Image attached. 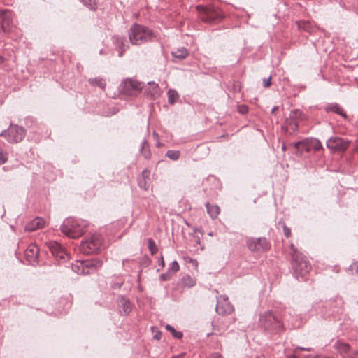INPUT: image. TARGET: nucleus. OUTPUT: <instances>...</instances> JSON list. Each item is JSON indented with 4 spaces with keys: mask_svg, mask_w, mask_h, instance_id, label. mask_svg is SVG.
Wrapping results in <instances>:
<instances>
[{
    "mask_svg": "<svg viewBox=\"0 0 358 358\" xmlns=\"http://www.w3.org/2000/svg\"><path fill=\"white\" fill-rule=\"evenodd\" d=\"M155 37L151 29L138 24H134L129 30V38L133 45H141L152 41Z\"/></svg>",
    "mask_w": 358,
    "mask_h": 358,
    "instance_id": "1",
    "label": "nucleus"
},
{
    "mask_svg": "<svg viewBox=\"0 0 358 358\" xmlns=\"http://www.w3.org/2000/svg\"><path fill=\"white\" fill-rule=\"evenodd\" d=\"M290 250L291 264L294 273L297 275V278L299 276L303 277L310 272L311 265L308 262L306 257L299 252L292 243L290 245Z\"/></svg>",
    "mask_w": 358,
    "mask_h": 358,
    "instance_id": "2",
    "label": "nucleus"
},
{
    "mask_svg": "<svg viewBox=\"0 0 358 358\" xmlns=\"http://www.w3.org/2000/svg\"><path fill=\"white\" fill-rule=\"evenodd\" d=\"M87 226V223L85 220L69 217L64 221L61 230L67 236L77 238L85 233Z\"/></svg>",
    "mask_w": 358,
    "mask_h": 358,
    "instance_id": "3",
    "label": "nucleus"
},
{
    "mask_svg": "<svg viewBox=\"0 0 358 358\" xmlns=\"http://www.w3.org/2000/svg\"><path fill=\"white\" fill-rule=\"evenodd\" d=\"M259 325L271 334H278L284 330L282 322L271 311H266L260 315Z\"/></svg>",
    "mask_w": 358,
    "mask_h": 358,
    "instance_id": "4",
    "label": "nucleus"
},
{
    "mask_svg": "<svg viewBox=\"0 0 358 358\" xmlns=\"http://www.w3.org/2000/svg\"><path fill=\"white\" fill-rule=\"evenodd\" d=\"M103 245L102 236L99 234H93L82 241L80 250L82 252L90 255L99 251L102 248Z\"/></svg>",
    "mask_w": 358,
    "mask_h": 358,
    "instance_id": "5",
    "label": "nucleus"
},
{
    "mask_svg": "<svg viewBox=\"0 0 358 358\" xmlns=\"http://www.w3.org/2000/svg\"><path fill=\"white\" fill-rule=\"evenodd\" d=\"M25 135V129L17 124H10L7 130L0 133V136H3L10 143H16L22 141Z\"/></svg>",
    "mask_w": 358,
    "mask_h": 358,
    "instance_id": "6",
    "label": "nucleus"
},
{
    "mask_svg": "<svg viewBox=\"0 0 358 358\" xmlns=\"http://www.w3.org/2000/svg\"><path fill=\"white\" fill-rule=\"evenodd\" d=\"M121 91L123 94L129 96L138 94L142 90V84L132 78H127L122 82Z\"/></svg>",
    "mask_w": 358,
    "mask_h": 358,
    "instance_id": "7",
    "label": "nucleus"
},
{
    "mask_svg": "<svg viewBox=\"0 0 358 358\" xmlns=\"http://www.w3.org/2000/svg\"><path fill=\"white\" fill-rule=\"evenodd\" d=\"M14 29L13 13L9 10H0V31L10 33Z\"/></svg>",
    "mask_w": 358,
    "mask_h": 358,
    "instance_id": "8",
    "label": "nucleus"
},
{
    "mask_svg": "<svg viewBox=\"0 0 358 358\" xmlns=\"http://www.w3.org/2000/svg\"><path fill=\"white\" fill-rule=\"evenodd\" d=\"M351 141L341 137H331L327 141V147L334 152H343L349 147Z\"/></svg>",
    "mask_w": 358,
    "mask_h": 358,
    "instance_id": "9",
    "label": "nucleus"
},
{
    "mask_svg": "<svg viewBox=\"0 0 358 358\" xmlns=\"http://www.w3.org/2000/svg\"><path fill=\"white\" fill-rule=\"evenodd\" d=\"M301 115L299 110H292L289 114V117L285 120L282 129L289 135L295 134L298 129V123L296 120V117Z\"/></svg>",
    "mask_w": 358,
    "mask_h": 358,
    "instance_id": "10",
    "label": "nucleus"
},
{
    "mask_svg": "<svg viewBox=\"0 0 358 358\" xmlns=\"http://www.w3.org/2000/svg\"><path fill=\"white\" fill-rule=\"evenodd\" d=\"M247 246L252 252H262L269 248L266 238H250L247 241Z\"/></svg>",
    "mask_w": 358,
    "mask_h": 358,
    "instance_id": "11",
    "label": "nucleus"
},
{
    "mask_svg": "<svg viewBox=\"0 0 358 358\" xmlns=\"http://www.w3.org/2000/svg\"><path fill=\"white\" fill-rule=\"evenodd\" d=\"M215 310L219 315H229L234 311V307L229 303L227 296H220L217 299Z\"/></svg>",
    "mask_w": 358,
    "mask_h": 358,
    "instance_id": "12",
    "label": "nucleus"
},
{
    "mask_svg": "<svg viewBox=\"0 0 358 358\" xmlns=\"http://www.w3.org/2000/svg\"><path fill=\"white\" fill-rule=\"evenodd\" d=\"M39 248L36 244H30L24 251V257L29 264L38 263Z\"/></svg>",
    "mask_w": 358,
    "mask_h": 358,
    "instance_id": "13",
    "label": "nucleus"
},
{
    "mask_svg": "<svg viewBox=\"0 0 358 358\" xmlns=\"http://www.w3.org/2000/svg\"><path fill=\"white\" fill-rule=\"evenodd\" d=\"M47 245L51 253L55 258L59 259L61 260L66 259L67 255L64 248L61 244L57 241H51L48 242Z\"/></svg>",
    "mask_w": 358,
    "mask_h": 358,
    "instance_id": "14",
    "label": "nucleus"
},
{
    "mask_svg": "<svg viewBox=\"0 0 358 358\" xmlns=\"http://www.w3.org/2000/svg\"><path fill=\"white\" fill-rule=\"evenodd\" d=\"M303 151L306 152H317L322 149L321 142L316 138H306L303 140Z\"/></svg>",
    "mask_w": 358,
    "mask_h": 358,
    "instance_id": "15",
    "label": "nucleus"
},
{
    "mask_svg": "<svg viewBox=\"0 0 358 358\" xmlns=\"http://www.w3.org/2000/svg\"><path fill=\"white\" fill-rule=\"evenodd\" d=\"M336 348L343 358H356L358 357V352L350 351V345L345 343H336Z\"/></svg>",
    "mask_w": 358,
    "mask_h": 358,
    "instance_id": "16",
    "label": "nucleus"
},
{
    "mask_svg": "<svg viewBox=\"0 0 358 358\" xmlns=\"http://www.w3.org/2000/svg\"><path fill=\"white\" fill-rule=\"evenodd\" d=\"M324 110L327 113H333L341 116L345 120L348 119V115L343 108L337 103H327L324 107Z\"/></svg>",
    "mask_w": 358,
    "mask_h": 358,
    "instance_id": "17",
    "label": "nucleus"
},
{
    "mask_svg": "<svg viewBox=\"0 0 358 358\" xmlns=\"http://www.w3.org/2000/svg\"><path fill=\"white\" fill-rule=\"evenodd\" d=\"M103 265V262L99 259H91L84 260L85 271H88V274L96 271Z\"/></svg>",
    "mask_w": 358,
    "mask_h": 358,
    "instance_id": "18",
    "label": "nucleus"
},
{
    "mask_svg": "<svg viewBox=\"0 0 358 358\" xmlns=\"http://www.w3.org/2000/svg\"><path fill=\"white\" fill-rule=\"evenodd\" d=\"M204 13L201 15V20L206 22H213L220 19L219 15L215 12V9L213 8H206L203 9Z\"/></svg>",
    "mask_w": 358,
    "mask_h": 358,
    "instance_id": "19",
    "label": "nucleus"
},
{
    "mask_svg": "<svg viewBox=\"0 0 358 358\" xmlns=\"http://www.w3.org/2000/svg\"><path fill=\"white\" fill-rule=\"evenodd\" d=\"M150 172L148 169H145L142 171L141 176L138 178V185L139 187L143 190H148L149 188V180H150Z\"/></svg>",
    "mask_w": 358,
    "mask_h": 358,
    "instance_id": "20",
    "label": "nucleus"
},
{
    "mask_svg": "<svg viewBox=\"0 0 358 358\" xmlns=\"http://www.w3.org/2000/svg\"><path fill=\"white\" fill-rule=\"evenodd\" d=\"M145 93L152 99H156L160 95V89L158 84L155 82H148L145 89Z\"/></svg>",
    "mask_w": 358,
    "mask_h": 358,
    "instance_id": "21",
    "label": "nucleus"
},
{
    "mask_svg": "<svg viewBox=\"0 0 358 358\" xmlns=\"http://www.w3.org/2000/svg\"><path fill=\"white\" fill-rule=\"evenodd\" d=\"M45 222L41 217H36L27 223L25 226V231H34L41 229L45 226Z\"/></svg>",
    "mask_w": 358,
    "mask_h": 358,
    "instance_id": "22",
    "label": "nucleus"
},
{
    "mask_svg": "<svg viewBox=\"0 0 358 358\" xmlns=\"http://www.w3.org/2000/svg\"><path fill=\"white\" fill-rule=\"evenodd\" d=\"M117 303L122 308L121 313L125 315H128L132 310L131 302L123 296L119 298Z\"/></svg>",
    "mask_w": 358,
    "mask_h": 358,
    "instance_id": "23",
    "label": "nucleus"
},
{
    "mask_svg": "<svg viewBox=\"0 0 358 358\" xmlns=\"http://www.w3.org/2000/svg\"><path fill=\"white\" fill-rule=\"evenodd\" d=\"M207 212L212 219L217 217L220 213V208L217 205H210L209 202L206 203Z\"/></svg>",
    "mask_w": 358,
    "mask_h": 358,
    "instance_id": "24",
    "label": "nucleus"
},
{
    "mask_svg": "<svg viewBox=\"0 0 358 358\" xmlns=\"http://www.w3.org/2000/svg\"><path fill=\"white\" fill-rule=\"evenodd\" d=\"M72 270L80 275H87L88 271H85L84 267V260L83 261H76L75 263L72 264Z\"/></svg>",
    "mask_w": 358,
    "mask_h": 358,
    "instance_id": "25",
    "label": "nucleus"
},
{
    "mask_svg": "<svg viewBox=\"0 0 358 358\" xmlns=\"http://www.w3.org/2000/svg\"><path fill=\"white\" fill-rule=\"evenodd\" d=\"M141 152L145 159H150L151 152L147 140L144 139L141 143Z\"/></svg>",
    "mask_w": 358,
    "mask_h": 358,
    "instance_id": "26",
    "label": "nucleus"
},
{
    "mask_svg": "<svg viewBox=\"0 0 358 358\" xmlns=\"http://www.w3.org/2000/svg\"><path fill=\"white\" fill-rule=\"evenodd\" d=\"M89 83L93 86H97L101 89L106 87V81L101 78H90Z\"/></svg>",
    "mask_w": 358,
    "mask_h": 358,
    "instance_id": "27",
    "label": "nucleus"
},
{
    "mask_svg": "<svg viewBox=\"0 0 358 358\" xmlns=\"http://www.w3.org/2000/svg\"><path fill=\"white\" fill-rule=\"evenodd\" d=\"M172 55L176 58L182 59L187 57L188 51L186 48H181L174 52H172Z\"/></svg>",
    "mask_w": 358,
    "mask_h": 358,
    "instance_id": "28",
    "label": "nucleus"
},
{
    "mask_svg": "<svg viewBox=\"0 0 358 358\" xmlns=\"http://www.w3.org/2000/svg\"><path fill=\"white\" fill-rule=\"evenodd\" d=\"M168 101L170 104H173L176 102V99L178 97V92L176 90L170 89L168 92Z\"/></svg>",
    "mask_w": 358,
    "mask_h": 358,
    "instance_id": "29",
    "label": "nucleus"
},
{
    "mask_svg": "<svg viewBox=\"0 0 358 358\" xmlns=\"http://www.w3.org/2000/svg\"><path fill=\"white\" fill-rule=\"evenodd\" d=\"M166 329L169 331L172 334V336L176 338L180 339L183 336L181 331H176V329L170 324L166 325Z\"/></svg>",
    "mask_w": 358,
    "mask_h": 358,
    "instance_id": "30",
    "label": "nucleus"
},
{
    "mask_svg": "<svg viewBox=\"0 0 358 358\" xmlns=\"http://www.w3.org/2000/svg\"><path fill=\"white\" fill-rule=\"evenodd\" d=\"M180 152L179 150H169L166 152V156L172 160H177L179 159Z\"/></svg>",
    "mask_w": 358,
    "mask_h": 358,
    "instance_id": "31",
    "label": "nucleus"
},
{
    "mask_svg": "<svg viewBox=\"0 0 358 358\" xmlns=\"http://www.w3.org/2000/svg\"><path fill=\"white\" fill-rule=\"evenodd\" d=\"M148 248L152 255L156 254L158 251L155 242L152 238L148 239Z\"/></svg>",
    "mask_w": 358,
    "mask_h": 358,
    "instance_id": "32",
    "label": "nucleus"
},
{
    "mask_svg": "<svg viewBox=\"0 0 358 358\" xmlns=\"http://www.w3.org/2000/svg\"><path fill=\"white\" fill-rule=\"evenodd\" d=\"M83 3L90 9H94L96 6L95 0H80Z\"/></svg>",
    "mask_w": 358,
    "mask_h": 358,
    "instance_id": "33",
    "label": "nucleus"
},
{
    "mask_svg": "<svg viewBox=\"0 0 358 358\" xmlns=\"http://www.w3.org/2000/svg\"><path fill=\"white\" fill-rule=\"evenodd\" d=\"M298 27L301 29H304L306 31H308L310 27V23L306 21H299L297 22Z\"/></svg>",
    "mask_w": 358,
    "mask_h": 358,
    "instance_id": "34",
    "label": "nucleus"
},
{
    "mask_svg": "<svg viewBox=\"0 0 358 358\" xmlns=\"http://www.w3.org/2000/svg\"><path fill=\"white\" fill-rule=\"evenodd\" d=\"M180 268L179 264L176 260H174L170 264L169 270L173 273L177 272Z\"/></svg>",
    "mask_w": 358,
    "mask_h": 358,
    "instance_id": "35",
    "label": "nucleus"
},
{
    "mask_svg": "<svg viewBox=\"0 0 358 358\" xmlns=\"http://www.w3.org/2000/svg\"><path fill=\"white\" fill-rule=\"evenodd\" d=\"M8 159L7 152L0 148V164H4Z\"/></svg>",
    "mask_w": 358,
    "mask_h": 358,
    "instance_id": "36",
    "label": "nucleus"
},
{
    "mask_svg": "<svg viewBox=\"0 0 358 358\" xmlns=\"http://www.w3.org/2000/svg\"><path fill=\"white\" fill-rule=\"evenodd\" d=\"M238 111L241 114H246L248 112V108L245 105H241L238 106Z\"/></svg>",
    "mask_w": 358,
    "mask_h": 358,
    "instance_id": "37",
    "label": "nucleus"
},
{
    "mask_svg": "<svg viewBox=\"0 0 358 358\" xmlns=\"http://www.w3.org/2000/svg\"><path fill=\"white\" fill-rule=\"evenodd\" d=\"M185 280L186 281L185 285L189 287L194 286L196 284L195 280L191 278L189 276H187V278H185Z\"/></svg>",
    "mask_w": 358,
    "mask_h": 358,
    "instance_id": "38",
    "label": "nucleus"
},
{
    "mask_svg": "<svg viewBox=\"0 0 358 358\" xmlns=\"http://www.w3.org/2000/svg\"><path fill=\"white\" fill-rule=\"evenodd\" d=\"M116 43L120 46V48L122 49V51L119 53V56L122 57L123 52L125 50L124 45H123V39L117 38Z\"/></svg>",
    "mask_w": 358,
    "mask_h": 358,
    "instance_id": "39",
    "label": "nucleus"
},
{
    "mask_svg": "<svg viewBox=\"0 0 358 358\" xmlns=\"http://www.w3.org/2000/svg\"><path fill=\"white\" fill-rule=\"evenodd\" d=\"M283 232L287 238H289L291 236V230L285 224L283 225Z\"/></svg>",
    "mask_w": 358,
    "mask_h": 358,
    "instance_id": "40",
    "label": "nucleus"
},
{
    "mask_svg": "<svg viewBox=\"0 0 358 358\" xmlns=\"http://www.w3.org/2000/svg\"><path fill=\"white\" fill-rule=\"evenodd\" d=\"M271 76H270L268 78H264L263 79V85L264 87L267 88L268 87L271 83Z\"/></svg>",
    "mask_w": 358,
    "mask_h": 358,
    "instance_id": "41",
    "label": "nucleus"
},
{
    "mask_svg": "<svg viewBox=\"0 0 358 358\" xmlns=\"http://www.w3.org/2000/svg\"><path fill=\"white\" fill-rule=\"evenodd\" d=\"M350 268L351 271H355V273L358 274V261L353 262L350 265Z\"/></svg>",
    "mask_w": 358,
    "mask_h": 358,
    "instance_id": "42",
    "label": "nucleus"
},
{
    "mask_svg": "<svg viewBox=\"0 0 358 358\" xmlns=\"http://www.w3.org/2000/svg\"><path fill=\"white\" fill-rule=\"evenodd\" d=\"M294 148L297 149L298 150H301V151H303V141H300L298 142H296L294 143Z\"/></svg>",
    "mask_w": 358,
    "mask_h": 358,
    "instance_id": "43",
    "label": "nucleus"
},
{
    "mask_svg": "<svg viewBox=\"0 0 358 358\" xmlns=\"http://www.w3.org/2000/svg\"><path fill=\"white\" fill-rule=\"evenodd\" d=\"M189 262H192L195 266H197V265H198L197 261L196 259L189 258Z\"/></svg>",
    "mask_w": 358,
    "mask_h": 358,
    "instance_id": "44",
    "label": "nucleus"
},
{
    "mask_svg": "<svg viewBox=\"0 0 358 358\" xmlns=\"http://www.w3.org/2000/svg\"><path fill=\"white\" fill-rule=\"evenodd\" d=\"M212 357L213 358H220L221 357V354L219 353V352H215V353L212 355Z\"/></svg>",
    "mask_w": 358,
    "mask_h": 358,
    "instance_id": "45",
    "label": "nucleus"
},
{
    "mask_svg": "<svg viewBox=\"0 0 358 358\" xmlns=\"http://www.w3.org/2000/svg\"><path fill=\"white\" fill-rule=\"evenodd\" d=\"M297 349L305 350V351H310L311 348H303V347H297Z\"/></svg>",
    "mask_w": 358,
    "mask_h": 358,
    "instance_id": "46",
    "label": "nucleus"
},
{
    "mask_svg": "<svg viewBox=\"0 0 358 358\" xmlns=\"http://www.w3.org/2000/svg\"><path fill=\"white\" fill-rule=\"evenodd\" d=\"M154 338H155V339L159 340V339L161 338V333H160V332H158L157 334H156L154 336Z\"/></svg>",
    "mask_w": 358,
    "mask_h": 358,
    "instance_id": "47",
    "label": "nucleus"
},
{
    "mask_svg": "<svg viewBox=\"0 0 358 358\" xmlns=\"http://www.w3.org/2000/svg\"><path fill=\"white\" fill-rule=\"evenodd\" d=\"M160 265H161L162 267H164L165 263H164V260L163 256H161V259H160Z\"/></svg>",
    "mask_w": 358,
    "mask_h": 358,
    "instance_id": "48",
    "label": "nucleus"
},
{
    "mask_svg": "<svg viewBox=\"0 0 358 358\" xmlns=\"http://www.w3.org/2000/svg\"><path fill=\"white\" fill-rule=\"evenodd\" d=\"M278 109V106H274L271 110V113L275 114V111Z\"/></svg>",
    "mask_w": 358,
    "mask_h": 358,
    "instance_id": "49",
    "label": "nucleus"
},
{
    "mask_svg": "<svg viewBox=\"0 0 358 358\" xmlns=\"http://www.w3.org/2000/svg\"><path fill=\"white\" fill-rule=\"evenodd\" d=\"M3 57L0 55V64H2L3 62Z\"/></svg>",
    "mask_w": 358,
    "mask_h": 358,
    "instance_id": "50",
    "label": "nucleus"
},
{
    "mask_svg": "<svg viewBox=\"0 0 358 358\" xmlns=\"http://www.w3.org/2000/svg\"><path fill=\"white\" fill-rule=\"evenodd\" d=\"M289 358H297V357H296V355H292V356L289 357Z\"/></svg>",
    "mask_w": 358,
    "mask_h": 358,
    "instance_id": "51",
    "label": "nucleus"
},
{
    "mask_svg": "<svg viewBox=\"0 0 358 358\" xmlns=\"http://www.w3.org/2000/svg\"><path fill=\"white\" fill-rule=\"evenodd\" d=\"M161 277H162V278L165 279V276H164V275H162Z\"/></svg>",
    "mask_w": 358,
    "mask_h": 358,
    "instance_id": "52",
    "label": "nucleus"
},
{
    "mask_svg": "<svg viewBox=\"0 0 358 358\" xmlns=\"http://www.w3.org/2000/svg\"><path fill=\"white\" fill-rule=\"evenodd\" d=\"M356 358H358V357H356Z\"/></svg>",
    "mask_w": 358,
    "mask_h": 358,
    "instance_id": "53",
    "label": "nucleus"
}]
</instances>
